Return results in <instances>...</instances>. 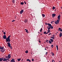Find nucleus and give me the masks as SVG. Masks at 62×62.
Returning <instances> with one entry per match:
<instances>
[{
  "label": "nucleus",
  "mask_w": 62,
  "mask_h": 62,
  "mask_svg": "<svg viewBox=\"0 0 62 62\" xmlns=\"http://www.w3.org/2000/svg\"><path fill=\"white\" fill-rule=\"evenodd\" d=\"M21 58L18 59H17V60L18 61H20V60H21Z\"/></svg>",
  "instance_id": "a878e982"
},
{
  "label": "nucleus",
  "mask_w": 62,
  "mask_h": 62,
  "mask_svg": "<svg viewBox=\"0 0 62 62\" xmlns=\"http://www.w3.org/2000/svg\"><path fill=\"white\" fill-rule=\"evenodd\" d=\"M45 50H46V48H45Z\"/></svg>",
  "instance_id": "603ef678"
},
{
  "label": "nucleus",
  "mask_w": 62,
  "mask_h": 62,
  "mask_svg": "<svg viewBox=\"0 0 62 62\" xmlns=\"http://www.w3.org/2000/svg\"><path fill=\"white\" fill-rule=\"evenodd\" d=\"M38 33H39V32H38Z\"/></svg>",
  "instance_id": "13d9d810"
},
{
  "label": "nucleus",
  "mask_w": 62,
  "mask_h": 62,
  "mask_svg": "<svg viewBox=\"0 0 62 62\" xmlns=\"http://www.w3.org/2000/svg\"><path fill=\"white\" fill-rule=\"evenodd\" d=\"M50 33V32H48L47 33H46V34H48V33Z\"/></svg>",
  "instance_id": "ea45409f"
},
{
  "label": "nucleus",
  "mask_w": 62,
  "mask_h": 62,
  "mask_svg": "<svg viewBox=\"0 0 62 62\" xmlns=\"http://www.w3.org/2000/svg\"><path fill=\"white\" fill-rule=\"evenodd\" d=\"M42 15L43 17H45V15L44 14H42Z\"/></svg>",
  "instance_id": "412c9836"
},
{
  "label": "nucleus",
  "mask_w": 62,
  "mask_h": 62,
  "mask_svg": "<svg viewBox=\"0 0 62 62\" xmlns=\"http://www.w3.org/2000/svg\"><path fill=\"white\" fill-rule=\"evenodd\" d=\"M24 3H25V4H26V2H25V1H24Z\"/></svg>",
  "instance_id": "c03bdc74"
},
{
  "label": "nucleus",
  "mask_w": 62,
  "mask_h": 62,
  "mask_svg": "<svg viewBox=\"0 0 62 62\" xmlns=\"http://www.w3.org/2000/svg\"><path fill=\"white\" fill-rule=\"evenodd\" d=\"M39 42L40 43V40H39Z\"/></svg>",
  "instance_id": "8fccbe9b"
},
{
  "label": "nucleus",
  "mask_w": 62,
  "mask_h": 62,
  "mask_svg": "<svg viewBox=\"0 0 62 62\" xmlns=\"http://www.w3.org/2000/svg\"><path fill=\"white\" fill-rule=\"evenodd\" d=\"M51 47H52V48H53V47H54V45H51Z\"/></svg>",
  "instance_id": "2f4dec72"
},
{
  "label": "nucleus",
  "mask_w": 62,
  "mask_h": 62,
  "mask_svg": "<svg viewBox=\"0 0 62 62\" xmlns=\"http://www.w3.org/2000/svg\"><path fill=\"white\" fill-rule=\"evenodd\" d=\"M26 60L27 61H29V62H31V60H30L29 59H27Z\"/></svg>",
  "instance_id": "aec40b11"
},
{
  "label": "nucleus",
  "mask_w": 62,
  "mask_h": 62,
  "mask_svg": "<svg viewBox=\"0 0 62 62\" xmlns=\"http://www.w3.org/2000/svg\"><path fill=\"white\" fill-rule=\"evenodd\" d=\"M2 60H4V58L2 57V58H0V61H2Z\"/></svg>",
  "instance_id": "0eeeda50"
},
{
  "label": "nucleus",
  "mask_w": 62,
  "mask_h": 62,
  "mask_svg": "<svg viewBox=\"0 0 62 62\" xmlns=\"http://www.w3.org/2000/svg\"><path fill=\"white\" fill-rule=\"evenodd\" d=\"M11 62H15V61H14V59H12L10 61Z\"/></svg>",
  "instance_id": "f8f14e48"
},
{
  "label": "nucleus",
  "mask_w": 62,
  "mask_h": 62,
  "mask_svg": "<svg viewBox=\"0 0 62 62\" xmlns=\"http://www.w3.org/2000/svg\"><path fill=\"white\" fill-rule=\"evenodd\" d=\"M28 50H26L25 51V53H26V54H27V53H28Z\"/></svg>",
  "instance_id": "cd10ccee"
},
{
  "label": "nucleus",
  "mask_w": 62,
  "mask_h": 62,
  "mask_svg": "<svg viewBox=\"0 0 62 62\" xmlns=\"http://www.w3.org/2000/svg\"><path fill=\"white\" fill-rule=\"evenodd\" d=\"M49 35H51V33H50L49 34Z\"/></svg>",
  "instance_id": "49530a36"
},
{
  "label": "nucleus",
  "mask_w": 62,
  "mask_h": 62,
  "mask_svg": "<svg viewBox=\"0 0 62 62\" xmlns=\"http://www.w3.org/2000/svg\"><path fill=\"white\" fill-rule=\"evenodd\" d=\"M47 54H48V52H47L46 53V55Z\"/></svg>",
  "instance_id": "4c0bfd02"
},
{
  "label": "nucleus",
  "mask_w": 62,
  "mask_h": 62,
  "mask_svg": "<svg viewBox=\"0 0 62 62\" xmlns=\"http://www.w3.org/2000/svg\"><path fill=\"white\" fill-rule=\"evenodd\" d=\"M53 22H54V21H53Z\"/></svg>",
  "instance_id": "864d4df0"
},
{
  "label": "nucleus",
  "mask_w": 62,
  "mask_h": 62,
  "mask_svg": "<svg viewBox=\"0 0 62 62\" xmlns=\"http://www.w3.org/2000/svg\"><path fill=\"white\" fill-rule=\"evenodd\" d=\"M50 40H51V41L52 42H53V39H50Z\"/></svg>",
  "instance_id": "5701e85b"
},
{
  "label": "nucleus",
  "mask_w": 62,
  "mask_h": 62,
  "mask_svg": "<svg viewBox=\"0 0 62 62\" xmlns=\"http://www.w3.org/2000/svg\"><path fill=\"white\" fill-rule=\"evenodd\" d=\"M45 24L46 25H48V26H49V25H50V24L49 23H45Z\"/></svg>",
  "instance_id": "6ab92c4d"
},
{
  "label": "nucleus",
  "mask_w": 62,
  "mask_h": 62,
  "mask_svg": "<svg viewBox=\"0 0 62 62\" xmlns=\"http://www.w3.org/2000/svg\"><path fill=\"white\" fill-rule=\"evenodd\" d=\"M31 60L32 61H34V59H32Z\"/></svg>",
  "instance_id": "a19ab883"
},
{
  "label": "nucleus",
  "mask_w": 62,
  "mask_h": 62,
  "mask_svg": "<svg viewBox=\"0 0 62 62\" xmlns=\"http://www.w3.org/2000/svg\"><path fill=\"white\" fill-rule=\"evenodd\" d=\"M53 23V22H51V23Z\"/></svg>",
  "instance_id": "0e129e2a"
},
{
  "label": "nucleus",
  "mask_w": 62,
  "mask_h": 62,
  "mask_svg": "<svg viewBox=\"0 0 62 62\" xmlns=\"http://www.w3.org/2000/svg\"><path fill=\"white\" fill-rule=\"evenodd\" d=\"M59 22H60V20H57L55 22V23L56 24H59Z\"/></svg>",
  "instance_id": "7ed1b4c3"
},
{
  "label": "nucleus",
  "mask_w": 62,
  "mask_h": 62,
  "mask_svg": "<svg viewBox=\"0 0 62 62\" xmlns=\"http://www.w3.org/2000/svg\"><path fill=\"white\" fill-rule=\"evenodd\" d=\"M60 37H61L62 36V32H61L59 34Z\"/></svg>",
  "instance_id": "2eb2a0df"
},
{
  "label": "nucleus",
  "mask_w": 62,
  "mask_h": 62,
  "mask_svg": "<svg viewBox=\"0 0 62 62\" xmlns=\"http://www.w3.org/2000/svg\"><path fill=\"white\" fill-rule=\"evenodd\" d=\"M8 61H10V60H9H9H8Z\"/></svg>",
  "instance_id": "3c124183"
},
{
  "label": "nucleus",
  "mask_w": 62,
  "mask_h": 62,
  "mask_svg": "<svg viewBox=\"0 0 62 62\" xmlns=\"http://www.w3.org/2000/svg\"><path fill=\"white\" fill-rule=\"evenodd\" d=\"M52 39H54V37L51 38Z\"/></svg>",
  "instance_id": "37998d69"
},
{
  "label": "nucleus",
  "mask_w": 62,
  "mask_h": 62,
  "mask_svg": "<svg viewBox=\"0 0 62 62\" xmlns=\"http://www.w3.org/2000/svg\"><path fill=\"white\" fill-rule=\"evenodd\" d=\"M52 38H54V35H53Z\"/></svg>",
  "instance_id": "a18cd8bd"
},
{
  "label": "nucleus",
  "mask_w": 62,
  "mask_h": 62,
  "mask_svg": "<svg viewBox=\"0 0 62 62\" xmlns=\"http://www.w3.org/2000/svg\"><path fill=\"white\" fill-rule=\"evenodd\" d=\"M41 35H42V34H41Z\"/></svg>",
  "instance_id": "5fc2aeb1"
},
{
  "label": "nucleus",
  "mask_w": 62,
  "mask_h": 62,
  "mask_svg": "<svg viewBox=\"0 0 62 62\" xmlns=\"http://www.w3.org/2000/svg\"><path fill=\"white\" fill-rule=\"evenodd\" d=\"M42 28H41L40 29V32H41V31H42Z\"/></svg>",
  "instance_id": "473e14b6"
},
{
  "label": "nucleus",
  "mask_w": 62,
  "mask_h": 62,
  "mask_svg": "<svg viewBox=\"0 0 62 62\" xmlns=\"http://www.w3.org/2000/svg\"><path fill=\"white\" fill-rule=\"evenodd\" d=\"M45 48H47V49L48 47H45Z\"/></svg>",
  "instance_id": "de8ad7c7"
},
{
  "label": "nucleus",
  "mask_w": 62,
  "mask_h": 62,
  "mask_svg": "<svg viewBox=\"0 0 62 62\" xmlns=\"http://www.w3.org/2000/svg\"><path fill=\"white\" fill-rule=\"evenodd\" d=\"M11 36L9 35L8 38H7L6 39V42H9V43L10 42V37Z\"/></svg>",
  "instance_id": "f257e3e1"
},
{
  "label": "nucleus",
  "mask_w": 62,
  "mask_h": 62,
  "mask_svg": "<svg viewBox=\"0 0 62 62\" xmlns=\"http://www.w3.org/2000/svg\"><path fill=\"white\" fill-rule=\"evenodd\" d=\"M60 17H61V16L60 15H59L58 16V20L60 21Z\"/></svg>",
  "instance_id": "423d86ee"
},
{
  "label": "nucleus",
  "mask_w": 62,
  "mask_h": 62,
  "mask_svg": "<svg viewBox=\"0 0 62 62\" xmlns=\"http://www.w3.org/2000/svg\"><path fill=\"white\" fill-rule=\"evenodd\" d=\"M47 31V32H50V30H48V31Z\"/></svg>",
  "instance_id": "72a5a7b5"
},
{
  "label": "nucleus",
  "mask_w": 62,
  "mask_h": 62,
  "mask_svg": "<svg viewBox=\"0 0 62 62\" xmlns=\"http://www.w3.org/2000/svg\"><path fill=\"white\" fill-rule=\"evenodd\" d=\"M52 15V17L54 18V17H55V16L56 15L55 14H53Z\"/></svg>",
  "instance_id": "ddd939ff"
},
{
  "label": "nucleus",
  "mask_w": 62,
  "mask_h": 62,
  "mask_svg": "<svg viewBox=\"0 0 62 62\" xmlns=\"http://www.w3.org/2000/svg\"><path fill=\"white\" fill-rule=\"evenodd\" d=\"M23 61V60H22L21 61Z\"/></svg>",
  "instance_id": "4d7b16f0"
},
{
  "label": "nucleus",
  "mask_w": 62,
  "mask_h": 62,
  "mask_svg": "<svg viewBox=\"0 0 62 62\" xmlns=\"http://www.w3.org/2000/svg\"><path fill=\"white\" fill-rule=\"evenodd\" d=\"M9 60L8 59H7V58H4V61H7V60Z\"/></svg>",
  "instance_id": "1a4fd4ad"
},
{
  "label": "nucleus",
  "mask_w": 62,
  "mask_h": 62,
  "mask_svg": "<svg viewBox=\"0 0 62 62\" xmlns=\"http://www.w3.org/2000/svg\"><path fill=\"white\" fill-rule=\"evenodd\" d=\"M4 49V46H0V49H1V50H2Z\"/></svg>",
  "instance_id": "9b49d317"
},
{
  "label": "nucleus",
  "mask_w": 62,
  "mask_h": 62,
  "mask_svg": "<svg viewBox=\"0 0 62 62\" xmlns=\"http://www.w3.org/2000/svg\"><path fill=\"white\" fill-rule=\"evenodd\" d=\"M53 23V22H51V23Z\"/></svg>",
  "instance_id": "69168bd1"
},
{
  "label": "nucleus",
  "mask_w": 62,
  "mask_h": 62,
  "mask_svg": "<svg viewBox=\"0 0 62 62\" xmlns=\"http://www.w3.org/2000/svg\"><path fill=\"white\" fill-rule=\"evenodd\" d=\"M28 20L27 19H25L24 21V22L25 23H27V22Z\"/></svg>",
  "instance_id": "f3484780"
},
{
  "label": "nucleus",
  "mask_w": 62,
  "mask_h": 62,
  "mask_svg": "<svg viewBox=\"0 0 62 62\" xmlns=\"http://www.w3.org/2000/svg\"><path fill=\"white\" fill-rule=\"evenodd\" d=\"M8 58H10V54H8Z\"/></svg>",
  "instance_id": "dca6fc26"
},
{
  "label": "nucleus",
  "mask_w": 62,
  "mask_h": 62,
  "mask_svg": "<svg viewBox=\"0 0 62 62\" xmlns=\"http://www.w3.org/2000/svg\"><path fill=\"white\" fill-rule=\"evenodd\" d=\"M47 28H48V30H50V29H51V28L50 27V26H48V27H47Z\"/></svg>",
  "instance_id": "4be33fe9"
},
{
  "label": "nucleus",
  "mask_w": 62,
  "mask_h": 62,
  "mask_svg": "<svg viewBox=\"0 0 62 62\" xmlns=\"http://www.w3.org/2000/svg\"><path fill=\"white\" fill-rule=\"evenodd\" d=\"M3 38L4 39H6L7 38V36L6 35H4L3 36Z\"/></svg>",
  "instance_id": "20e7f679"
},
{
  "label": "nucleus",
  "mask_w": 62,
  "mask_h": 62,
  "mask_svg": "<svg viewBox=\"0 0 62 62\" xmlns=\"http://www.w3.org/2000/svg\"><path fill=\"white\" fill-rule=\"evenodd\" d=\"M58 31H60L61 32H62V30L60 28H59Z\"/></svg>",
  "instance_id": "4468645a"
},
{
  "label": "nucleus",
  "mask_w": 62,
  "mask_h": 62,
  "mask_svg": "<svg viewBox=\"0 0 62 62\" xmlns=\"http://www.w3.org/2000/svg\"><path fill=\"white\" fill-rule=\"evenodd\" d=\"M56 34H57V33H56Z\"/></svg>",
  "instance_id": "680f3d73"
},
{
  "label": "nucleus",
  "mask_w": 62,
  "mask_h": 62,
  "mask_svg": "<svg viewBox=\"0 0 62 62\" xmlns=\"http://www.w3.org/2000/svg\"><path fill=\"white\" fill-rule=\"evenodd\" d=\"M52 37H51V39H52Z\"/></svg>",
  "instance_id": "6e6d98bb"
},
{
  "label": "nucleus",
  "mask_w": 62,
  "mask_h": 62,
  "mask_svg": "<svg viewBox=\"0 0 62 62\" xmlns=\"http://www.w3.org/2000/svg\"><path fill=\"white\" fill-rule=\"evenodd\" d=\"M24 4V3H23V2H21L20 3V4L22 5H23Z\"/></svg>",
  "instance_id": "393cba45"
},
{
  "label": "nucleus",
  "mask_w": 62,
  "mask_h": 62,
  "mask_svg": "<svg viewBox=\"0 0 62 62\" xmlns=\"http://www.w3.org/2000/svg\"><path fill=\"white\" fill-rule=\"evenodd\" d=\"M49 43H50V44H52V42H51V41L49 40Z\"/></svg>",
  "instance_id": "bb28decb"
},
{
  "label": "nucleus",
  "mask_w": 62,
  "mask_h": 62,
  "mask_svg": "<svg viewBox=\"0 0 62 62\" xmlns=\"http://www.w3.org/2000/svg\"><path fill=\"white\" fill-rule=\"evenodd\" d=\"M24 11L23 10H21L20 12V14H22V13Z\"/></svg>",
  "instance_id": "9d476101"
},
{
  "label": "nucleus",
  "mask_w": 62,
  "mask_h": 62,
  "mask_svg": "<svg viewBox=\"0 0 62 62\" xmlns=\"http://www.w3.org/2000/svg\"><path fill=\"white\" fill-rule=\"evenodd\" d=\"M54 9H55V11L56 10V8H54Z\"/></svg>",
  "instance_id": "09e8293b"
},
{
  "label": "nucleus",
  "mask_w": 62,
  "mask_h": 62,
  "mask_svg": "<svg viewBox=\"0 0 62 62\" xmlns=\"http://www.w3.org/2000/svg\"><path fill=\"white\" fill-rule=\"evenodd\" d=\"M12 2L13 4L15 3V0H12Z\"/></svg>",
  "instance_id": "b1692460"
},
{
  "label": "nucleus",
  "mask_w": 62,
  "mask_h": 62,
  "mask_svg": "<svg viewBox=\"0 0 62 62\" xmlns=\"http://www.w3.org/2000/svg\"><path fill=\"white\" fill-rule=\"evenodd\" d=\"M46 42H47V43H48L49 42V41H48V40H47L46 41Z\"/></svg>",
  "instance_id": "c9c22d12"
},
{
  "label": "nucleus",
  "mask_w": 62,
  "mask_h": 62,
  "mask_svg": "<svg viewBox=\"0 0 62 62\" xmlns=\"http://www.w3.org/2000/svg\"><path fill=\"white\" fill-rule=\"evenodd\" d=\"M15 20H13L12 21V22H15Z\"/></svg>",
  "instance_id": "58836bf2"
},
{
  "label": "nucleus",
  "mask_w": 62,
  "mask_h": 62,
  "mask_svg": "<svg viewBox=\"0 0 62 62\" xmlns=\"http://www.w3.org/2000/svg\"><path fill=\"white\" fill-rule=\"evenodd\" d=\"M49 26L50 27V28H51V29H53V26H52V25H51V24H50Z\"/></svg>",
  "instance_id": "6e6552de"
},
{
  "label": "nucleus",
  "mask_w": 62,
  "mask_h": 62,
  "mask_svg": "<svg viewBox=\"0 0 62 62\" xmlns=\"http://www.w3.org/2000/svg\"><path fill=\"white\" fill-rule=\"evenodd\" d=\"M44 33L45 34H46V31H44Z\"/></svg>",
  "instance_id": "f704fd0d"
},
{
  "label": "nucleus",
  "mask_w": 62,
  "mask_h": 62,
  "mask_svg": "<svg viewBox=\"0 0 62 62\" xmlns=\"http://www.w3.org/2000/svg\"><path fill=\"white\" fill-rule=\"evenodd\" d=\"M52 56H54V53H52Z\"/></svg>",
  "instance_id": "c85d7f7f"
},
{
  "label": "nucleus",
  "mask_w": 62,
  "mask_h": 62,
  "mask_svg": "<svg viewBox=\"0 0 62 62\" xmlns=\"http://www.w3.org/2000/svg\"><path fill=\"white\" fill-rule=\"evenodd\" d=\"M6 51V49L4 48L1 50H0V51L1 52H4V51Z\"/></svg>",
  "instance_id": "39448f33"
},
{
  "label": "nucleus",
  "mask_w": 62,
  "mask_h": 62,
  "mask_svg": "<svg viewBox=\"0 0 62 62\" xmlns=\"http://www.w3.org/2000/svg\"><path fill=\"white\" fill-rule=\"evenodd\" d=\"M55 8H54V7H53L52 9L53 10Z\"/></svg>",
  "instance_id": "7c9ffc66"
},
{
  "label": "nucleus",
  "mask_w": 62,
  "mask_h": 62,
  "mask_svg": "<svg viewBox=\"0 0 62 62\" xmlns=\"http://www.w3.org/2000/svg\"><path fill=\"white\" fill-rule=\"evenodd\" d=\"M57 33H58V32H57Z\"/></svg>",
  "instance_id": "052dcab7"
},
{
  "label": "nucleus",
  "mask_w": 62,
  "mask_h": 62,
  "mask_svg": "<svg viewBox=\"0 0 62 62\" xmlns=\"http://www.w3.org/2000/svg\"><path fill=\"white\" fill-rule=\"evenodd\" d=\"M56 47L57 48V51H58V46L57 45L56 46Z\"/></svg>",
  "instance_id": "c756f323"
},
{
  "label": "nucleus",
  "mask_w": 62,
  "mask_h": 62,
  "mask_svg": "<svg viewBox=\"0 0 62 62\" xmlns=\"http://www.w3.org/2000/svg\"><path fill=\"white\" fill-rule=\"evenodd\" d=\"M5 57H6V58H8V57L7 56H6Z\"/></svg>",
  "instance_id": "79ce46f5"
},
{
  "label": "nucleus",
  "mask_w": 62,
  "mask_h": 62,
  "mask_svg": "<svg viewBox=\"0 0 62 62\" xmlns=\"http://www.w3.org/2000/svg\"><path fill=\"white\" fill-rule=\"evenodd\" d=\"M25 30L26 32H27V33H28V30L27 29H25Z\"/></svg>",
  "instance_id": "a211bd4d"
},
{
  "label": "nucleus",
  "mask_w": 62,
  "mask_h": 62,
  "mask_svg": "<svg viewBox=\"0 0 62 62\" xmlns=\"http://www.w3.org/2000/svg\"><path fill=\"white\" fill-rule=\"evenodd\" d=\"M61 8H62V7H61Z\"/></svg>",
  "instance_id": "bf43d9fd"
},
{
  "label": "nucleus",
  "mask_w": 62,
  "mask_h": 62,
  "mask_svg": "<svg viewBox=\"0 0 62 62\" xmlns=\"http://www.w3.org/2000/svg\"><path fill=\"white\" fill-rule=\"evenodd\" d=\"M53 23V22H51V23Z\"/></svg>",
  "instance_id": "e2e57ef3"
},
{
  "label": "nucleus",
  "mask_w": 62,
  "mask_h": 62,
  "mask_svg": "<svg viewBox=\"0 0 62 62\" xmlns=\"http://www.w3.org/2000/svg\"><path fill=\"white\" fill-rule=\"evenodd\" d=\"M7 44H8V46L10 47L11 49H12V46H11V44L10 43H7Z\"/></svg>",
  "instance_id": "f03ea898"
},
{
  "label": "nucleus",
  "mask_w": 62,
  "mask_h": 62,
  "mask_svg": "<svg viewBox=\"0 0 62 62\" xmlns=\"http://www.w3.org/2000/svg\"><path fill=\"white\" fill-rule=\"evenodd\" d=\"M3 34H4V35H5V34H6V32H3Z\"/></svg>",
  "instance_id": "e433bc0d"
}]
</instances>
